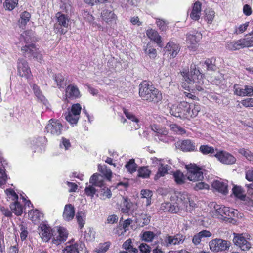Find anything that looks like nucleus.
Listing matches in <instances>:
<instances>
[{"instance_id":"obj_1","label":"nucleus","mask_w":253,"mask_h":253,"mask_svg":"<svg viewBox=\"0 0 253 253\" xmlns=\"http://www.w3.org/2000/svg\"><path fill=\"white\" fill-rule=\"evenodd\" d=\"M191 75L188 72L183 71L181 73L183 78L182 87L186 90H196L199 91H204V88L200 86L203 84L202 75L199 69H197L195 64L190 67Z\"/></svg>"},{"instance_id":"obj_2","label":"nucleus","mask_w":253,"mask_h":253,"mask_svg":"<svg viewBox=\"0 0 253 253\" xmlns=\"http://www.w3.org/2000/svg\"><path fill=\"white\" fill-rule=\"evenodd\" d=\"M139 95L141 99L148 102L158 103L162 99L161 93L146 81L139 84Z\"/></svg>"},{"instance_id":"obj_3","label":"nucleus","mask_w":253,"mask_h":253,"mask_svg":"<svg viewBox=\"0 0 253 253\" xmlns=\"http://www.w3.org/2000/svg\"><path fill=\"white\" fill-rule=\"evenodd\" d=\"M171 201H175V205L179 207V210L190 211L196 204L190 200V195L186 192H175L170 197Z\"/></svg>"},{"instance_id":"obj_4","label":"nucleus","mask_w":253,"mask_h":253,"mask_svg":"<svg viewBox=\"0 0 253 253\" xmlns=\"http://www.w3.org/2000/svg\"><path fill=\"white\" fill-rule=\"evenodd\" d=\"M170 112L176 117L189 119V104L182 102L178 105H172Z\"/></svg>"},{"instance_id":"obj_5","label":"nucleus","mask_w":253,"mask_h":253,"mask_svg":"<svg viewBox=\"0 0 253 253\" xmlns=\"http://www.w3.org/2000/svg\"><path fill=\"white\" fill-rule=\"evenodd\" d=\"M57 22L54 25V31L57 34H64L67 31L69 19L68 17L60 12L56 14Z\"/></svg>"},{"instance_id":"obj_6","label":"nucleus","mask_w":253,"mask_h":253,"mask_svg":"<svg viewBox=\"0 0 253 253\" xmlns=\"http://www.w3.org/2000/svg\"><path fill=\"white\" fill-rule=\"evenodd\" d=\"M230 245V241L219 238H215L209 242L210 249L215 252L228 250Z\"/></svg>"},{"instance_id":"obj_7","label":"nucleus","mask_w":253,"mask_h":253,"mask_svg":"<svg viewBox=\"0 0 253 253\" xmlns=\"http://www.w3.org/2000/svg\"><path fill=\"white\" fill-rule=\"evenodd\" d=\"M186 167L188 170L187 179L193 182L202 180L203 173L200 168L195 164L187 165Z\"/></svg>"},{"instance_id":"obj_8","label":"nucleus","mask_w":253,"mask_h":253,"mask_svg":"<svg viewBox=\"0 0 253 253\" xmlns=\"http://www.w3.org/2000/svg\"><path fill=\"white\" fill-rule=\"evenodd\" d=\"M81 109L80 104H73L71 111L65 114L66 120L72 125L76 124L79 120Z\"/></svg>"},{"instance_id":"obj_9","label":"nucleus","mask_w":253,"mask_h":253,"mask_svg":"<svg viewBox=\"0 0 253 253\" xmlns=\"http://www.w3.org/2000/svg\"><path fill=\"white\" fill-rule=\"evenodd\" d=\"M214 156L222 164L232 165L236 163V159L230 153L225 151H220L214 155Z\"/></svg>"},{"instance_id":"obj_10","label":"nucleus","mask_w":253,"mask_h":253,"mask_svg":"<svg viewBox=\"0 0 253 253\" xmlns=\"http://www.w3.org/2000/svg\"><path fill=\"white\" fill-rule=\"evenodd\" d=\"M63 251V253H86L87 252L84 244L82 242L68 245Z\"/></svg>"},{"instance_id":"obj_11","label":"nucleus","mask_w":253,"mask_h":253,"mask_svg":"<svg viewBox=\"0 0 253 253\" xmlns=\"http://www.w3.org/2000/svg\"><path fill=\"white\" fill-rule=\"evenodd\" d=\"M45 128L47 133L57 136L61 133L62 125L59 121H55L51 119L49 121V123L47 125Z\"/></svg>"},{"instance_id":"obj_12","label":"nucleus","mask_w":253,"mask_h":253,"mask_svg":"<svg viewBox=\"0 0 253 253\" xmlns=\"http://www.w3.org/2000/svg\"><path fill=\"white\" fill-rule=\"evenodd\" d=\"M214 208L217 214L225 218H232L235 214V211L233 209L230 210L229 207L216 205Z\"/></svg>"},{"instance_id":"obj_13","label":"nucleus","mask_w":253,"mask_h":253,"mask_svg":"<svg viewBox=\"0 0 253 253\" xmlns=\"http://www.w3.org/2000/svg\"><path fill=\"white\" fill-rule=\"evenodd\" d=\"M68 233L66 229L63 227L57 228V233L55 234H52L53 237V243L56 245H59L62 242L66 240L68 237Z\"/></svg>"},{"instance_id":"obj_14","label":"nucleus","mask_w":253,"mask_h":253,"mask_svg":"<svg viewBox=\"0 0 253 253\" xmlns=\"http://www.w3.org/2000/svg\"><path fill=\"white\" fill-rule=\"evenodd\" d=\"M18 73L21 77L28 78L31 73L27 62L24 59H19L17 62Z\"/></svg>"},{"instance_id":"obj_15","label":"nucleus","mask_w":253,"mask_h":253,"mask_svg":"<svg viewBox=\"0 0 253 253\" xmlns=\"http://www.w3.org/2000/svg\"><path fill=\"white\" fill-rule=\"evenodd\" d=\"M164 240L165 243H161V245L164 244L166 247H168L169 245H175L183 243L184 240V238L182 235L180 234L174 236L167 235Z\"/></svg>"},{"instance_id":"obj_16","label":"nucleus","mask_w":253,"mask_h":253,"mask_svg":"<svg viewBox=\"0 0 253 253\" xmlns=\"http://www.w3.org/2000/svg\"><path fill=\"white\" fill-rule=\"evenodd\" d=\"M179 50V45L172 41L169 42L165 47V53H168L170 58H172L177 55Z\"/></svg>"},{"instance_id":"obj_17","label":"nucleus","mask_w":253,"mask_h":253,"mask_svg":"<svg viewBox=\"0 0 253 253\" xmlns=\"http://www.w3.org/2000/svg\"><path fill=\"white\" fill-rule=\"evenodd\" d=\"M39 234L42 240L44 242H48L50 239L52 234H53V231L51 228L46 224H41L39 227Z\"/></svg>"},{"instance_id":"obj_18","label":"nucleus","mask_w":253,"mask_h":253,"mask_svg":"<svg viewBox=\"0 0 253 253\" xmlns=\"http://www.w3.org/2000/svg\"><path fill=\"white\" fill-rule=\"evenodd\" d=\"M101 18L109 25L115 23L117 18L113 11L107 9L104 10L101 12Z\"/></svg>"},{"instance_id":"obj_19","label":"nucleus","mask_w":253,"mask_h":253,"mask_svg":"<svg viewBox=\"0 0 253 253\" xmlns=\"http://www.w3.org/2000/svg\"><path fill=\"white\" fill-rule=\"evenodd\" d=\"M75 208L70 204L65 206L63 213V218L66 221L72 220L75 216Z\"/></svg>"},{"instance_id":"obj_20","label":"nucleus","mask_w":253,"mask_h":253,"mask_svg":"<svg viewBox=\"0 0 253 253\" xmlns=\"http://www.w3.org/2000/svg\"><path fill=\"white\" fill-rule=\"evenodd\" d=\"M212 187L215 190L223 195H227L228 192V184L226 182L215 180L212 184Z\"/></svg>"},{"instance_id":"obj_21","label":"nucleus","mask_w":253,"mask_h":253,"mask_svg":"<svg viewBox=\"0 0 253 253\" xmlns=\"http://www.w3.org/2000/svg\"><path fill=\"white\" fill-rule=\"evenodd\" d=\"M161 210L164 212H169L172 213H177L179 211V207L175 205V203L173 205L169 202L163 203L161 204Z\"/></svg>"},{"instance_id":"obj_22","label":"nucleus","mask_w":253,"mask_h":253,"mask_svg":"<svg viewBox=\"0 0 253 253\" xmlns=\"http://www.w3.org/2000/svg\"><path fill=\"white\" fill-rule=\"evenodd\" d=\"M180 149L183 151H193L196 150V147L190 140H184L178 144Z\"/></svg>"},{"instance_id":"obj_23","label":"nucleus","mask_w":253,"mask_h":253,"mask_svg":"<svg viewBox=\"0 0 253 253\" xmlns=\"http://www.w3.org/2000/svg\"><path fill=\"white\" fill-rule=\"evenodd\" d=\"M146 35L151 40L156 42L160 47H162L161 37L157 31L155 30L150 29L147 31Z\"/></svg>"},{"instance_id":"obj_24","label":"nucleus","mask_w":253,"mask_h":253,"mask_svg":"<svg viewBox=\"0 0 253 253\" xmlns=\"http://www.w3.org/2000/svg\"><path fill=\"white\" fill-rule=\"evenodd\" d=\"M66 96L69 98H76L79 97L80 91L77 86L69 85L66 89Z\"/></svg>"},{"instance_id":"obj_25","label":"nucleus","mask_w":253,"mask_h":253,"mask_svg":"<svg viewBox=\"0 0 253 253\" xmlns=\"http://www.w3.org/2000/svg\"><path fill=\"white\" fill-rule=\"evenodd\" d=\"M244 43L242 39L227 42L226 48L230 50H236L244 48Z\"/></svg>"},{"instance_id":"obj_26","label":"nucleus","mask_w":253,"mask_h":253,"mask_svg":"<svg viewBox=\"0 0 253 253\" xmlns=\"http://www.w3.org/2000/svg\"><path fill=\"white\" fill-rule=\"evenodd\" d=\"M169 167L168 165L160 164V166L158 169L157 174L155 176L154 179L157 180L161 177L164 176L168 173V171L169 170Z\"/></svg>"},{"instance_id":"obj_27","label":"nucleus","mask_w":253,"mask_h":253,"mask_svg":"<svg viewBox=\"0 0 253 253\" xmlns=\"http://www.w3.org/2000/svg\"><path fill=\"white\" fill-rule=\"evenodd\" d=\"M151 220V216L145 214H141L136 218V223L141 227H143L149 224Z\"/></svg>"},{"instance_id":"obj_28","label":"nucleus","mask_w":253,"mask_h":253,"mask_svg":"<svg viewBox=\"0 0 253 253\" xmlns=\"http://www.w3.org/2000/svg\"><path fill=\"white\" fill-rule=\"evenodd\" d=\"M151 129L157 134L158 136H166L168 134V131L165 127H160V126L153 124L151 126Z\"/></svg>"},{"instance_id":"obj_29","label":"nucleus","mask_w":253,"mask_h":253,"mask_svg":"<svg viewBox=\"0 0 253 253\" xmlns=\"http://www.w3.org/2000/svg\"><path fill=\"white\" fill-rule=\"evenodd\" d=\"M123 112L125 114L126 117L132 122H135L136 125H134V127L135 129H137L139 128L138 123L139 122V119L136 117V116L131 112H130L128 110L123 108Z\"/></svg>"},{"instance_id":"obj_30","label":"nucleus","mask_w":253,"mask_h":253,"mask_svg":"<svg viewBox=\"0 0 253 253\" xmlns=\"http://www.w3.org/2000/svg\"><path fill=\"white\" fill-rule=\"evenodd\" d=\"M174 180L177 184L181 185L185 182L187 175H184L183 173L179 170H177L173 174Z\"/></svg>"},{"instance_id":"obj_31","label":"nucleus","mask_w":253,"mask_h":253,"mask_svg":"<svg viewBox=\"0 0 253 253\" xmlns=\"http://www.w3.org/2000/svg\"><path fill=\"white\" fill-rule=\"evenodd\" d=\"M53 79L59 88H63L67 84V80H65L61 74L55 75L53 76Z\"/></svg>"},{"instance_id":"obj_32","label":"nucleus","mask_w":253,"mask_h":253,"mask_svg":"<svg viewBox=\"0 0 253 253\" xmlns=\"http://www.w3.org/2000/svg\"><path fill=\"white\" fill-rule=\"evenodd\" d=\"M29 215H31V219L34 224L39 223L41 219L43 218L42 213L40 212L37 210L31 211Z\"/></svg>"},{"instance_id":"obj_33","label":"nucleus","mask_w":253,"mask_h":253,"mask_svg":"<svg viewBox=\"0 0 253 253\" xmlns=\"http://www.w3.org/2000/svg\"><path fill=\"white\" fill-rule=\"evenodd\" d=\"M216 59L211 58L207 59L205 60L204 64L206 66L208 71H214L217 70V66L215 65Z\"/></svg>"},{"instance_id":"obj_34","label":"nucleus","mask_w":253,"mask_h":253,"mask_svg":"<svg viewBox=\"0 0 253 253\" xmlns=\"http://www.w3.org/2000/svg\"><path fill=\"white\" fill-rule=\"evenodd\" d=\"M10 209L12 212L17 215H20L23 212L22 207L20 203L16 201L10 205Z\"/></svg>"},{"instance_id":"obj_35","label":"nucleus","mask_w":253,"mask_h":253,"mask_svg":"<svg viewBox=\"0 0 253 253\" xmlns=\"http://www.w3.org/2000/svg\"><path fill=\"white\" fill-rule=\"evenodd\" d=\"M141 198L146 199V206H149L151 204V197L152 196V192L149 190H142L141 191Z\"/></svg>"},{"instance_id":"obj_36","label":"nucleus","mask_w":253,"mask_h":253,"mask_svg":"<svg viewBox=\"0 0 253 253\" xmlns=\"http://www.w3.org/2000/svg\"><path fill=\"white\" fill-rule=\"evenodd\" d=\"M151 174V171L147 167H141L138 169V176L143 178H147Z\"/></svg>"},{"instance_id":"obj_37","label":"nucleus","mask_w":253,"mask_h":253,"mask_svg":"<svg viewBox=\"0 0 253 253\" xmlns=\"http://www.w3.org/2000/svg\"><path fill=\"white\" fill-rule=\"evenodd\" d=\"M21 51L29 54V56H32L34 53H37V48L33 44L26 45L21 48Z\"/></svg>"},{"instance_id":"obj_38","label":"nucleus","mask_w":253,"mask_h":253,"mask_svg":"<svg viewBox=\"0 0 253 253\" xmlns=\"http://www.w3.org/2000/svg\"><path fill=\"white\" fill-rule=\"evenodd\" d=\"M31 14L27 12L24 11L20 14V19L19 20V24L20 27L25 26L27 22H28L30 19Z\"/></svg>"},{"instance_id":"obj_39","label":"nucleus","mask_w":253,"mask_h":253,"mask_svg":"<svg viewBox=\"0 0 253 253\" xmlns=\"http://www.w3.org/2000/svg\"><path fill=\"white\" fill-rule=\"evenodd\" d=\"M156 235L152 231H145L143 232L141 235V239L142 241L146 242H151L154 239Z\"/></svg>"},{"instance_id":"obj_40","label":"nucleus","mask_w":253,"mask_h":253,"mask_svg":"<svg viewBox=\"0 0 253 253\" xmlns=\"http://www.w3.org/2000/svg\"><path fill=\"white\" fill-rule=\"evenodd\" d=\"M125 167L128 171L132 173L136 171L137 165L135 163L134 159H131L126 164Z\"/></svg>"},{"instance_id":"obj_41","label":"nucleus","mask_w":253,"mask_h":253,"mask_svg":"<svg viewBox=\"0 0 253 253\" xmlns=\"http://www.w3.org/2000/svg\"><path fill=\"white\" fill-rule=\"evenodd\" d=\"M245 47L253 46V31L247 35L245 38L242 39Z\"/></svg>"},{"instance_id":"obj_42","label":"nucleus","mask_w":253,"mask_h":253,"mask_svg":"<svg viewBox=\"0 0 253 253\" xmlns=\"http://www.w3.org/2000/svg\"><path fill=\"white\" fill-rule=\"evenodd\" d=\"M98 170L101 172L108 180H110L112 176L111 170L107 169L106 165H98Z\"/></svg>"},{"instance_id":"obj_43","label":"nucleus","mask_w":253,"mask_h":253,"mask_svg":"<svg viewBox=\"0 0 253 253\" xmlns=\"http://www.w3.org/2000/svg\"><path fill=\"white\" fill-rule=\"evenodd\" d=\"M76 218L80 228L81 229H82L85 224V215L84 213L82 211L78 212L76 214Z\"/></svg>"},{"instance_id":"obj_44","label":"nucleus","mask_w":253,"mask_h":253,"mask_svg":"<svg viewBox=\"0 0 253 253\" xmlns=\"http://www.w3.org/2000/svg\"><path fill=\"white\" fill-rule=\"evenodd\" d=\"M233 194L238 198L241 200H244L245 195L244 194V191L240 186H235L232 189Z\"/></svg>"},{"instance_id":"obj_45","label":"nucleus","mask_w":253,"mask_h":253,"mask_svg":"<svg viewBox=\"0 0 253 253\" xmlns=\"http://www.w3.org/2000/svg\"><path fill=\"white\" fill-rule=\"evenodd\" d=\"M199 151L204 155L209 154H212L214 153V149L212 146L203 145L199 148Z\"/></svg>"},{"instance_id":"obj_46","label":"nucleus","mask_w":253,"mask_h":253,"mask_svg":"<svg viewBox=\"0 0 253 253\" xmlns=\"http://www.w3.org/2000/svg\"><path fill=\"white\" fill-rule=\"evenodd\" d=\"M110 245V244L109 242L100 243L95 249V251L97 253H104L108 250Z\"/></svg>"},{"instance_id":"obj_47","label":"nucleus","mask_w":253,"mask_h":253,"mask_svg":"<svg viewBox=\"0 0 253 253\" xmlns=\"http://www.w3.org/2000/svg\"><path fill=\"white\" fill-rule=\"evenodd\" d=\"M239 153L245 157L247 160L253 162V153L250 150L244 148L240 149Z\"/></svg>"},{"instance_id":"obj_48","label":"nucleus","mask_w":253,"mask_h":253,"mask_svg":"<svg viewBox=\"0 0 253 253\" xmlns=\"http://www.w3.org/2000/svg\"><path fill=\"white\" fill-rule=\"evenodd\" d=\"M234 237L233 239V242L235 245L240 248L242 244V242H245V239L246 238L243 237L242 234H238L234 233Z\"/></svg>"},{"instance_id":"obj_49","label":"nucleus","mask_w":253,"mask_h":253,"mask_svg":"<svg viewBox=\"0 0 253 253\" xmlns=\"http://www.w3.org/2000/svg\"><path fill=\"white\" fill-rule=\"evenodd\" d=\"M138 249L139 250L140 253H150L152 250L151 247L145 243H141Z\"/></svg>"},{"instance_id":"obj_50","label":"nucleus","mask_w":253,"mask_h":253,"mask_svg":"<svg viewBox=\"0 0 253 253\" xmlns=\"http://www.w3.org/2000/svg\"><path fill=\"white\" fill-rule=\"evenodd\" d=\"M100 178H101V175L100 174L98 173H94L90 178V183L96 186L101 187V182H97V180H99Z\"/></svg>"},{"instance_id":"obj_51","label":"nucleus","mask_w":253,"mask_h":253,"mask_svg":"<svg viewBox=\"0 0 253 253\" xmlns=\"http://www.w3.org/2000/svg\"><path fill=\"white\" fill-rule=\"evenodd\" d=\"M234 93L238 96H245L246 91H245V87L244 88H241L239 85L235 84L234 86Z\"/></svg>"},{"instance_id":"obj_52","label":"nucleus","mask_w":253,"mask_h":253,"mask_svg":"<svg viewBox=\"0 0 253 253\" xmlns=\"http://www.w3.org/2000/svg\"><path fill=\"white\" fill-rule=\"evenodd\" d=\"M132 203L128 200L124 199L123 202V207L122 208V211L124 213H127L130 209Z\"/></svg>"},{"instance_id":"obj_53","label":"nucleus","mask_w":253,"mask_h":253,"mask_svg":"<svg viewBox=\"0 0 253 253\" xmlns=\"http://www.w3.org/2000/svg\"><path fill=\"white\" fill-rule=\"evenodd\" d=\"M170 127L172 131L178 134L182 135L186 133L185 130L183 128L177 125L176 124L170 125Z\"/></svg>"},{"instance_id":"obj_54","label":"nucleus","mask_w":253,"mask_h":253,"mask_svg":"<svg viewBox=\"0 0 253 253\" xmlns=\"http://www.w3.org/2000/svg\"><path fill=\"white\" fill-rule=\"evenodd\" d=\"M156 24L161 31H165L167 30L168 22L166 21L163 19H157Z\"/></svg>"},{"instance_id":"obj_55","label":"nucleus","mask_w":253,"mask_h":253,"mask_svg":"<svg viewBox=\"0 0 253 253\" xmlns=\"http://www.w3.org/2000/svg\"><path fill=\"white\" fill-rule=\"evenodd\" d=\"M7 179V175L5 170L2 168H0V187L5 184Z\"/></svg>"},{"instance_id":"obj_56","label":"nucleus","mask_w":253,"mask_h":253,"mask_svg":"<svg viewBox=\"0 0 253 253\" xmlns=\"http://www.w3.org/2000/svg\"><path fill=\"white\" fill-rule=\"evenodd\" d=\"M200 38H198V36L195 35L189 34L187 35V41L191 44L195 45L198 42Z\"/></svg>"},{"instance_id":"obj_57","label":"nucleus","mask_w":253,"mask_h":253,"mask_svg":"<svg viewBox=\"0 0 253 253\" xmlns=\"http://www.w3.org/2000/svg\"><path fill=\"white\" fill-rule=\"evenodd\" d=\"M144 52L149 55L150 58L154 59L157 55L156 50L152 47L146 48L144 49Z\"/></svg>"},{"instance_id":"obj_58","label":"nucleus","mask_w":253,"mask_h":253,"mask_svg":"<svg viewBox=\"0 0 253 253\" xmlns=\"http://www.w3.org/2000/svg\"><path fill=\"white\" fill-rule=\"evenodd\" d=\"M32 34V31H28L23 32L21 35V38H23L26 43L30 42L32 41V37L30 35Z\"/></svg>"},{"instance_id":"obj_59","label":"nucleus","mask_w":253,"mask_h":253,"mask_svg":"<svg viewBox=\"0 0 253 253\" xmlns=\"http://www.w3.org/2000/svg\"><path fill=\"white\" fill-rule=\"evenodd\" d=\"M71 146V143L69 139H66L64 137H62L60 144V147L65 148V150H68Z\"/></svg>"},{"instance_id":"obj_60","label":"nucleus","mask_w":253,"mask_h":253,"mask_svg":"<svg viewBox=\"0 0 253 253\" xmlns=\"http://www.w3.org/2000/svg\"><path fill=\"white\" fill-rule=\"evenodd\" d=\"M33 89L34 91V93L37 98L41 101H43L44 99V96L42 95L39 87L35 84L33 85Z\"/></svg>"},{"instance_id":"obj_61","label":"nucleus","mask_w":253,"mask_h":253,"mask_svg":"<svg viewBox=\"0 0 253 253\" xmlns=\"http://www.w3.org/2000/svg\"><path fill=\"white\" fill-rule=\"evenodd\" d=\"M241 104L245 107H253V98H249L242 100Z\"/></svg>"},{"instance_id":"obj_62","label":"nucleus","mask_w":253,"mask_h":253,"mask_svg":"<svg viewBox=\"0 0 253 253\" xmlns=\"http://www.w3.org/2000/svg\"><path fill=\"white\" fill-rule=\"evenodd\" d=\"M252 247L251 243L248 240V239H245V242H242V244L240 246V249L243 251H248L251 249Z\"/></svg>"},{"instance_id":"obj_63","label":"nucleus","mask_w":253,"mask_h":253,"mask_svg":"<svg viewBox=\"0 0 253 253\" xmlns=\"http://www.w3.org/2000/svg\"><path fill=\"white\" fill-rule=\"evenodd\" d=\"M96 192L95 188L92 186H89L86 187L85 189V192L86 194L89 196L93 197Z\"/></svg>"},{"instance_id":"obj_64","label":"nucleus","mask_w":253,"mask_h":253,"mask_svg":"<svg viewBox=\"0 0 253 253\" xmlns=\"http://www.w3.org/2000/svg\"><path fill=\"white\" fill-rule=\"evenodd\" d=\"M118 217L115 214L111 215L108 216L106 223L114 224L118 221Z\"/></svg>"}]
</instances>
